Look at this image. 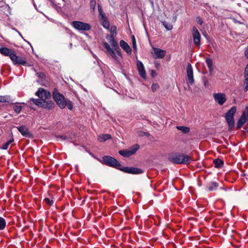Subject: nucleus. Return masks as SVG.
Listing matches in <instances>:
<instances>
[{
  "label": "nucleus",
  "instance_id": "obj_5",
  "mask_svg": "<svg viewBox=\"0 0 248 248\" xmlns=\"http://www.w3.org/2000/svg\"><path fill=\"white\" fill-rule=\"evenodd\" d=\"M140 148L138 144H135L129 148L128 150H122L119 151V154L125 157H128L135 154Z\"/></svg>",
  "mask_w": 248,
  "mask_h": 248
},
{
  "label": "nucleus",
  "instance_id": "obj_30",
  "mask_svg": "<svg viewBox=\"0 0 248 248\" xmlns=\"http://www.w3.org/2000/svg\"><path fill=\"white\" fill-rule=\"evenodd\" d=\"M14 139H12L7 141L5 144H4L2 147H1V149L2 150H6L7 149L9 145L12 143L14 141Z\"/></svg>",
  "mask_w": 248,
  "mask_h": 248
},
{
  "label": "nucleus",
  "instance_id": "obj_4",
  "mask_svg": "<svg viewBox=\"0 0 248 248\" xmlns=\"http://www.w3.org/2000/svg\"><path fill=\"white\" fill-rule=\"evenodd\" d=\"M102 163L108 166L115 168L119 170L121 167V164L114 157L109 155H106L102 157L101 160H99Z\"/></svg>",
  "mask_w": 248,
  "mask_h": 248
},
{
  "label": "nucleus",
  "instance_id": "obj_12",
  "mask_svg": "<svg viewBox=\"0 0 248 248\" xmlns=\"http://www.w3.org/2000/svg\"><path fill=\"white\" fill-rule=\"evenodd\" d=\"M186 75L189 84L192 85L194 82L193 70L192 65L190 63H188L187 65Z\"/></svg>",
  "mask_w": 248,
  "mask_h": 248
},
{
  "label": "nucleus",
  "instance_id": "obj_7",
  "mask_svg": "<svg viewBox=\"0 0 248 248\" xmlns=\"http://www.w3.org/2000/svg\"><path fill=\"white\" fill-rule=\"evenodd\" d=\"M119 170L125 173L133 174H139L144 172V170L141 169L132 167H120Z\"/></svg>",
  "mask_w": 248,
  "mask_h": 248
},
{
  "label": "nucleus",
  "instance_id": "obj_26",
  "mask_svg": "<svg viewBox=\"0 0 248 248\" xmlns=\"http://www.w3.org/2000/svg\"><path fill=\"white\" fill-rule=\"evenodd\" d=\"M12 101L9 95L0 96V102L11 103Z\"/></svg>",
  "mask_w": 248,
  "mask_h": 248
},
{
  "label": "nucleus",
  "instance_id": "obj_18",
  "mask_svg": "<svg viewBox=\"0 0 248 248\" xmlns=\"http://www.w3.org/2000/svg\"><path fill=\"white\" fill-rule=\"evenodd\" d=\"M153 49L155 59H162L165 57L166 54L165 50L156 47H154Z\"/></svg>",
  "mask_w": 248,
  "mask_h": 248
},
{
  "label": "nucleus",
  "instance_id": "obj_31",
  "mask_svg": "<svg viewBox=\"0 0 248 248\" xmlns=\"http://www.w3.org/2000/svg\"><path fill=\"white\" fill-rule=\"evenodd\" d=\"M162 24L167 30H171L172 29V25L166 21L162 22Z\"/></svg>",
  "mask_w": 248,
  "mask_h": 248
},
{
  "label": "nucleus",
  "instance_id": "obj_13",
  "mask_svg": "<svg viewBox=\"0 0 248 248\" xmlns=\"http://www.w3.org/2000/svg\"><path fill=\"white\" fill-rule=\"evenodd\" d=\"M102 45L107 49V53L109 54V55L111 56L113 59H114L116 62H118L119 61L118 57L116 55L114 50L110 47L108 44L107 42H104L102 44Z\"/></svg>",
  "mask_w": 248,
  "mask_h": 248
},
{
  "label": "nucleus",
  "instance_id": "obj_43",
  "mask_svg": "<svg viewBox=\"0 0 248 248\" xmlns=\"http://www.w3.org/2000/svg\"><path fill=\"white\" fill-rule=\"evenodd\" d=\"M27 105H28V107L30 108L31 109H35L33 107L31 101H28V104Z\"/></svg>",
  "mask_w": 248,
  "mask_h": 248
},
{
  "label": "nucleus",
  "instance_id": "obj_40",
  "mask_svg": "<svg viewBox=\"0 0 248 248\" xmlns=\"http://www.w3.org/2000/svg\"><path fill=\"white\" fill-rule=\"evenodd\" d=\"M106 39L109 41V42L110 43V42H111V41L114 39V35H109V34H107V36H106Z\"/></svg>",
  "mask_w": 248,
  "mask_h": 248
},
{
  "label": "nucleus",
  "instance_id": "obj_1",
  "mask_svg": "<svg viewBox=\"0 0 248 248\" xmlns=\"http://www.w3.org/2000/svg\"><path fill=\"white\" fill-rule=\"evenodd\" d=\"M169 161L176 164H188L193 160L188 155L182 153H172L168 155Z\"/></svg>",
  "mask_w": 248,
  "mask_h": 248
},
{
  "label": "nucleus",
  "instance_id": "obj_25",
  "mask_svg": "<svg viewBox=\"0 0 248 248\" xmlns=\"http://www.w3.org/2000/svg\"><path fill=\"white\" fill-rule=\"evenodd\" d=\"M111 136L109 134H103L101 136H100L98 138V140L100 142H105L107 140H108L110 139H111Z\"/></svg>",
  "mask_w": 248,
  "mask_h": 248
},
{
  "label": "nucleus",
  "instance_id": "obj_44",
  "mask_svg": "<svg viewBox=\"0 0 248 248\" xmlns=\"http://www.w3.org/2000/svg\"><path fill=\"white\" fill-rule=\"evenodd\" d=\"M151 75L152 78L155 77L156 76V73L155 71L154 70H152L151 71Z\"/></svg>",
  "mask_w": 248,
  "mask_h": 248
},
{
  "label": "nucleus",
  "instance_id": "obj_45",
  "mask_svg": "<svg viewBox=\"0 0 248 248\" xmlns=\"http://www.w3.org/2000/svg\"><path fill=\"white\" fill-rule=\"evenodd\" d=\"M197 22L198 23L200 24V25H202V24L203 23V22H202V20L201 19V18H200V17H198L197 18Z\"/></svg>",
  "mask_w": 248,
  "mask_h": 248
},
{
  "label": "nucleus",
  "instance_id": "obj_32",
  "mask_svg": "<svg viewBox=\"0 0 248 248\" xmlns=\"http://www.w3.org/2000/svg\"><path fill=\"white\" fill-rule=\"evenodd\" d=\"M109 31L111 33V35H115L116 34L117 32V28L115 26H112L109 29Z\"/></svg>",
  "mask_w": 248,
  "mask_h": 248
},
{
  "label": "nucleus",
  "instance_id": "obj_48",
  "mask_svg": "<svg viewBox=\"0 0 248 248\" xmlns=\"http://www.w3.org/2000/svg\"><path fill=\"white\" fill-rule=\"evenodd\" d=\"M58 137L62 139V140H65L66 139H67V137L65 136H59Z\"/></svg>",
  "mask_w": 248,
  "mask_h": 248
},
{
  "label": "nucleus",
  "instance_id": "obj_36",
  "mask_svg": "<svg viewBox=\"0 0 248 248\" xmlns=\"http://www.w3.org/2000/svg\"><path fill=\"white\" fill-rule=\"evenodd\" d=\"M96 6L95 0H90V7L93 11H94Z\"/></svg>",
  "mask_w": 248,
  "mask_h": 248
},
{
  "label": "nucleus",
  "instance_id": "obj_27",
  "mask_svg": "<svg viewBox=\"0 0 248 248\" xmlns=\"http://www.w3.org/2000/svg\"><path fill=\"white\" fill-rule=\"evenodd\" d=\"M176 128L182 131L184 134H187L189 132L190 128L188 127L185 126H177Z\"/></svg>",
  "mask_w": 248,
  "mask_h": 248
},
{
  "label": "nucleus",
  "instance_id": "obj_39",
  "mask_svg": "<svg viewBox=\"0 0 248 248\" xmlns=\"http://www.w3.org/2000/svg\"><path fill=\"white\" fill-rule=\"evenodd\" d=\"M44 201L46 203L50 206L52 205L53 203V200H50L49 198H45Z\"/></svg>",
  "mask_w": 248,
  "mask_h": 248
},
{
  "label": "nucleus",
  "instance_id": "obj_29",
  "mask_svg": "<svg viewBox=\"0 0 248 248\" xmlns=\"http://www.w3.org/2000/svg\"><path fill=\"white\" fill-rule=\"evenodd\" d=\"M6 221L2 217H0V230H3L6 227Z\"/></svg>",
  "mask_w": 248,
  "mask_h": 248
},
{
  "label": "nucleus",
  "instance_id": "obj_54",
  "mask_svg": "<svg viewBox=\"0 0 248 248\" xmlns=\"http://www.w3.org/2000/svg\"><path fill=\"white\" fill-rule=\"evenodd\" d=\"M206 82H207V81H205V82H204V85H205L206 84H207V83H206Z\"/></svg>",
  "mask_w": 248,
  "mask_h": 248
},
{
  "label": "nucleus",
  "instance_id": "obj_42",
  "mask_svg": "<svg viewBox=\"0 0 248 248\" xmlns=\"http://www.w3.org/2000/svg\"><path fill=\"white\" fill-rule=\"evenodd\" d=\"M243 114L248 116V105L246 106L244 111L242 113Z\"/></svg>",
  "mask_w": 248,
  "mask_h": 248
},
{
  "label": "nucleus",
  "instance_id": "obj_53",
  "mask_svg": "<svg viewBox=\"0 0 248 248\" xmlns=\"http://www.w3.org/2000/svg\"><path fill=\"white\" fill-rule=\"evenodd\" d=\"M206 82H207V81H205V82H204V85H205L206 84H207V83H206Z\"/></svg>",
  "mask_w": 248,
  "mask_h": 248
},
{
  "label": "nucleus",
  "instance_id": "obj_3",
  "mask_svg": "<svg viewBox=\"0 0 248 248\" xmlns=\"http://www.w3.org/2000/svg\"><path fill=\"white\" fill-rule=\"evenodd\" d=\"M236 112V107H232L225 115V118L227 123L228 124V129L229 131L232 130L235 125L234 116Z\"/></svg>",
  "mask_w": 248,
  "mask_h": 248
},
{
  "label": "nucleus",
  "instance_id": "obj_38",
  "mask_svg": "<svg viewBox=\"0 0 248 248\" xmlns=\"http://www.w3.org/2000/svg\"><path fill=\"white\" fill-rule=\"evenodd\" d=\"M159 86L157 83H153L151 86L152 90L153 92H155L159 88Z\"/></svg>",
  "mask_w": 248,
  "mask_h": 248
},
{
  "label": "nucleus",
  "instance_id": "obj_34",
  "mask_svg": "<svg viewBox=\"0 0 248 248\" xmlns=\"http://www.w3.org/2000/svg\"><path fill=\"white\" fill-rule=\"evenodd\" d=\"M97 7H98V12L99 13V15L101 16V18H102L103 15L106 16V15L104 13H103L102 7L99 4H98Z\"/></svg>",
  "mask_w": 248,
  "mask_h": 248
},
{
  "label": "nucleus",
  "instance_id": "obj_35",
  "mask_svg": "<svg viewBox=\"0 0 248 248\" xmlns=\"http://www.w3.org/2000/svg\"><path fill=\"white\" fill-rule=\"evenodd\" d=\"M205 62L207 64V65L208 67L213 66V61L212 59L209 58H206Z\"/></svg>",
  "mask_w": 248,
  "mask_h": 248
},
{
  "label": "nucleus",
  "instance_id": "obj_47",
  "mask_svg": "<svg viewBox=\"0 0 248 248\" xmlns=\"http://www.w3.org/2000/svg\"><path fill=\"white\" fill-rule=\"evenodd\" d=\"M208 69H209V73L211 75L212 74L213 71V66L208 67Z\"/></svg>",
  "mask_w": 248,
  "mask_h": 248
},
{
  "label": "nucleus",
  "instance_id": "obj_6",
  "mask_svg": "<svg viewBox=\"0 0 248 248\" xmlns=\"http://www.w3.org/2000/svg\"><path fill=\"white\" fill-rule=\"evenodd\" d=\"M72 26L78 31H88L91 30V26L88 23L79 21L72 22Z\"/></svg>",
  "mask_w": 248,
  "mask_h": 248
},
{
  "label": "nucleus",
  "instance_id": "obj_23",
  "mask_svg": "<svg viewBox=\"0 0 248 248\" xmlns=\"http://www.w3.org/2000/svg\"><path fill=\"white\" fill-rule=\"evenodd\" d=\"M102 25L106 29H109V23L106 16L103 15V18H101Z\"/></svg>",
  "mask_w": 248,
  "mask_h": 248
},
{
  "label": "nucleus",
  "instance_id": "obj_17",
  "mask_svg": "<svg viewBox=\"0 0 248 248\" xmlns=\"http://www.w3.org/2000/svg\"><path fill=\"white\" fill-rule=\"evenodd\" d=\"M218 186L219 185L217 183L211 181L206 184L205 190L210 192L215 191L217 189Z\"/></svg>",
  "mask_w": 248,
  "mask_h": 248
},
{
  "label": "nucleus",
  "instance_id": "obj_20",
  "mask_svg": "<svg viewBox=\"0 0 248 248\" xmlns=\"http://www.w3.org/2000/svg\"><path fill=\"white\" fill-rule=\"evenodd\" d=\"M55 106V104L52 101H47L43 100L42 102V105L41 106V108H47L48 109H52Z\"/></svg>",
  "mask_w": 248,
  "mask_h": 248
},
{
  "label": "nucleus",
  "instance_id": "obj_19",
  "mask_svg": "<svg viewBox=\"0 0 248 248\" xmlns=\"http://www.w3.org/2000/svg\"><path fill=\"white\" fill-rule=\"evenodd\" d=\"M248 120V116L242 114L237 123V128L240 129Z\"/></svg>",
  "mask_w": 248,
  "mask_h": 248
},
{
  "label": "nucleus",
  "instance_id": "obj_15",
  "mask_svg": "<svg viewBox=\"0 0 248 248\" xmlns=\"http://www.w3.org/2000/svg\"><path fill=\"white\" fill-rule=\"evenodd\" d=\"M21 135L27 138H32V134L29 131V129L25 125H22L17 127Z\"/></svg>",
  "mask_w": 248,
  "mask_h": 248
},
{
  "label": "nucleus",
  "instance_id": "obj_21",
  "mask_svg": "<svg viewBox=\"0 0 248 248\" xmlns=\"http://www.w3.org/2000/svg\"><path fill=\"white\" fill-rule=\"evenodd\" d=\"M120 45L121 47L125 50L127 53H131V49L129 46L128 45L127 43H126L124 40H122L120 42Z\"/></svg>",
  "mask_w": 248,
  "mask_h": 248
},
{
  "label": "nucleus",
  "instance_id": "obj_22",
  "mask_svg": "<svg viewBox=\"0 0 248 248\" xmlns=\"http://www.w3.org/2000/svg\"><path fill=\"white\" fill-rule=\"evenodd\" d=\"M111 46H113L114 50L116 51V52L117 53L118 55L121 56V54L120 50V47L119 46L117 42V41L114 39H113L111 42H110Z\"/></svg>",
  "mask_w": 248,
  "mask_h": 248
},
{
  "label": "nucleus",
  "instance_id": "obj_50",
  "mask_svg": "<svg viewBox=\"0 0 248 248\" xmlns=\"http://www.w3.org/2000/svg\"><path fill=\"white\" fill-rule=\"evenodd\" d=\"M72 46H73L72 44L71 43H70L69 44V47H70V49H71L72 48Z\"/></svg>",
  "mask_w": 248,
  "mask_h": 248
},
{
  "label": "nucleus",
  "instance_id": "obj_2",
  "mask_svg": "<svg viewBox=\"0 0 248 248\" xmlns=\"http://www.w3.org/2000/svg\"><path fill=\"white\" fill-rule=\"evenodd\" d=\"M52 96L55 102L61 109H63L67 106L69 109H73V103L68 100L66 99L64 96L58 92L57 89L55 88L52 92Z\"/></svg>",
  "mask_w": 248,
  "mask_h": 248
},
{
  "label": "nucleus",
  "instance_id": "obj_37",
  "mask_svg": "<svg viewBox=\"0 0 248 248\" xmlns=\"http://www.w3.org/2000/svg\"><path fill=\"white\" fill-rule=\"evenodd\" d=\"M22 107L20 106H16L14 107V109L16 113H19L21 111Z\"/></svg>",
  "mask_w": 248,
  "mask_h": 248
},
{
  "label": "nucleus",
  "instance_id": "obj_24",
  "mask_svg": "<svg viewBox=\"0 0 248 248\" xmlns=\"http://www.w3.org/2000/svg\"><path fill=\"white\" fill-rule=\"evenodd\" d=\"M215 167L217 168H221L223 167L224 162L219 158H217L213 161Z\"/></svg>",
  "mask_w": 248,
  "mask_h": 248
},
{
  "label": "nucleus",
  "instance_id": "obj_49",
  "mask_svg": "<svg viewBox=\"0 0 248 248\" xmlns=\"http://www.w3.org/2000/svg\"><path fill=\"white\" fill-rule=\"evenodd\" d=\"M96 66L98 69H99L101 71H102L100 66L98 64H97Z\"/></svg>",
  "mask_w": 248,
  "mask_h": 248
},
{
  "label": "nucleus",
  "instance_id": "obj_28",
  "mask_svg": "<svg viewBox=\"0 0 248 248\" xmlns=\"http://www.w3.org/2000/svg\"><path fill=\"white\" fill-rule=\"evenodd\" d=\"M30 101L32 102L33 104L34 105L41 107V106L42 105V100L40 99H34L33 98H31L30 99Z\"/></svg>",
  "mask_w": 248,
  "mask_h": 248
},
{
  "label": "nucleus",
  "instance_id": "obj_14",
  "mask_svg": "<svg viewBox=\"0 0 248 248\" xmlns=\"http://www.w3.org/2000/svg\"><path fill=\"white\" fill-rule=\"evenodd\" d=\"M0 53L5 56H9L11 59H13L12 57H14V51L13 49H9L6 47H0Z\"/></svg>",
  "mask_w": 248,
  "mask_h": 248
},
{
  "label": "nucleus",
  "instance_id": "obj_52",
  "mask_svg": "<svg viewBox=\"0 0 248 248\" xmlns=\"http://www.w3.org/2000/svg\"><path fill=\"white\" fill-rule=\"evenodd\" d=\"M140 133H142L143 134H144V135H145V134H146L145 132H140Z\"/></svg>",
  "mask_w": 248,
  "mask_h": 248
},
{
  "label": "nucleus",
  "instance_id": "obj_33",
  "mask_svg": "<svg viewBox=\"0 0 248 248\" xmlns=\"http://www.w3.org/2000/svg\"><path fill=\"white\" fill-rule=\"evenodd\" d=\"M132 45H133V49L135 51H137V45H136V41L135 37L134 35H133L132 36Z\"/></svg>",
  "mask_w": 248,
  "mask_h": 248
},
{
  "label": "nucleus",
  "instance_id": "obj_51",
  "mask_svg": "<svg viewBox=\"0 0 248 248\" xmlns=\"http://www.w3.org/2000/svg\"><path fill=\"white\" fill-rule=\"evenodd\" d=\"M220 189H223V190H225V189L224 187H221Z\"/></svg>",
  "mask_w": 248,
  "mask_h": 248
},
{
  "label": "nucleus",
  "instance_id": "obj_8",
  "mask_svg": "<svg viewBox=\"0 0 248 248\" xmlns=\"http://www.w3.org/2000/svg\"><path fill=\"white\" fill-rule=\"evenodd\" d=\"M35 95L38 96L42 101L46 100L51 97L50 92L43 88H39L35 93Z\"/></svg>",
  "mask_w": 248,
  "mask_h": 248
},
{
  "label": "nucleus",
  "instance_id": "obj_9",
  "mask_svg": "<svg viewBox=\"0 0 248 248\" xmlns=\"http://www.w3.org/2000/svg\"><path fill=\"white\" fill-rule=\"evenodd\" d=\"M192 36L194 44L198 46L201 45V36L197 29L195 27H193Z\"/></svg>",
  "mask_w": 248,
  "mask_h": 248
},
{
  "label": "nucleus",
  "instance_id": "obj_11",
  "mask_svg": "<svg viewBox=\"0 0 248 248\" xmlns=\"http://www.w3.org/2000/svg\"><path fill=\"white\" fill-rule=\"evenodd\" d=\"M214 99L217 103L220 105H222L226 101V95L222 93H215L213 94Z\"/></svg>",
  "mask_w": 248,
  "mask_h": 248
},
{
  "label": "nucleus",
  "instance_id": "obj_10",
  "mask_svg": "<svg viewBox=\"0 0 248 248\" xmlns=\"http://www.w3.org/2000/svg\"><path fill=\"white\" fill-rule=\"evenodd\" d=\"M13 59H11L13 62V63L15 65H21L24 66L28 65V62L25 58L17 56L14 53V57H13Z\"/></svg>",
  "mask_w": 248,
  "mask_h": 248
},
{
  "label": "nucleus",
  "instance_id": "obj_41",
  "mask_svg": "<svg viewBox=\"0 0 248 248\" xmlns=\"http://www.w3.org/2000/svg\"><path fill=\"white\" fill-rule=\"evenodd\" d=\"M36 75L41 79H44L46 78V75H45L44 73H43L42 72L37 73H36Z\"/></svg>",
  "mask_w": 248,
  "mask_h": 248
},
{
  "label": "nucleus",
  "instance_id": "obj_16",
  "mask_svg": "<svg viewBox=\"0 0 248 248\" xmlns=\"http://www.w3.org/2000/svg\"><path fill=\"white\" fill-rule=\"evenodd\" d=\"M137 65L139 75L142 78L146 79V71L142 62L140 61H138Z\"/></svg>",
  "mask_w": 248,
  "mask_h": 248
},
{
  "label": "nucleus",
  "instance_id": "obj_46",
  "mask_svg": "<svg viewBox=\"0 0 248 248\" xmlns=\"http://www.w3.org/2000/svg\"><path fill=\"white\" fill-rule=\"evenodd\" d=\"M245 57L247 59H248V47L247 48V49L245 51Z\"/></svg>",
  "mask_w": 248,
  "mask_h": 248
}]
</instances>
